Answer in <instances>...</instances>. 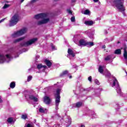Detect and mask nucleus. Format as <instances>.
Returning a JSON list of instances; mask_svg holds the SVG:
<instances>
[{
    "mask_svg": "<svg viewBox=\"0 0 127 127\" xmlns=\"http://www.w3.org/2000/svg\"><path fill=\"white\" fill-rule=\"evenodd\" d=\"M66 123L68 124V126H70L72 123V121H71V119H67V121H66Z\"/></svg>",
    "mask_w": 127,
    "mask_h": 127,
    "instance_id": "2f4dec72",
    "label": "nucleus"
},
{
    "mask_svg": "<svg viewBox=\"0 0 127 127\" xmlns=\"http://www.w3.org/2000/svg\"><path fill=\"white\" fill-rule=\"evenodd\" d=\"M19 20V16L18 14H15L10 20L9 26H13L18 22Z\"/></svg>",
    "mask_w": 127,
    "mask_h": 127,
    "instance_id": "39448f33",
    "label": "nucleus"
},
{
    "mask_svg": "<svg viewBox=\"0 0 127 127\" xmlns=\"http://www.w3.org/2000/svg\"><path fill=\"white\" fill-rule=\"evenodd\" d=\"M0 103H2V99H1V96H0Z\"/></svg>",
    "mask_w": 127,
    "mask_h": 127,
    "instance_id": "37998d69",
    "label": "nucleus"
},
{
    "mask_svg": "<svg viewBox=\"0 0 127 127\" xmlns=\"http://www.w3.org/2000/svg\"><path fill=\"white\" fill-rule=\"evenodd\" d=\"M81 127H85V125H81Z\"/></svg>",
    "mask_w": 127,
    "mask_h": 127,
    "instance_id": "8fccbe9b",
    "label": "nucleus"
},
{
    "mask_svg": "<svg viewBox=\"0 0 127 127\" xmlns=\"http://www.w3.org/2000/svg\"><path fill=\"white\" fill-rule=\"evenodd\" d=\"M68 74V71L65 70L64 71H63L62 73L60 74L61 77H63V76H65V75H67Z\"/></svg>",
    "mask_w": 127,
    "mask_h": 127,
    "instance_id": "bb28decb",
    "label": "nucleus"
},
{
    "mask_svg": "<svg viewBox=\"0 0 127 127\" xmlns=\"http://www.w3.org/2000/svg\"><path fill=\"white\" fill-rule=\"evenodd\" d=\"M51 102V99H50V97L45 96L44 97V103L46 104V105H49L50 104V102Z\"/></svg>",
    "mask_w": 127,
    "mask_h": 127,
    "instance_id": "f8f14e48",
    "label": "nucleus"
},
{
    "mask_svg": "<svg viewBox=\"0 0 127 127\" xmlns=\"http://www.w3.org/2000/svg\"><path fill=\"white\" fill-rule=\"evenodd\" d=\"M93 95L94 96H96V97H99L100 96V90L96 89L94 90V93H93Z\"/></svg>",
    "mask_w": 127,
    "mask_h": 127,
    "instance_id": "aec40b11",
    "label": "nucleus"
},
{
    "mask_svg": "<svg viewBox=\"0 0 127 127\" xmlns=\"http://www.w3.org/2000/svg\"><path fill=\"white\" fill-rule=\"evenodd\" d=\"M86 33H87L89 37H91V36H93L94 35V32H93V31H92L91 29H89L88 30L86 31Z\"/></svg>",
    "mask_w": 127,
    "mask_h": 127,
    "instance_id": "2eb2a0df",
    "label": "nucleus"
},
{
    "mask_svg": "<svg viewBox=\"0 0 127 127\" xmlns=\"http://www.w3.org/2000/svg\"><path fill=\"white\" fill-rule=\"evenodd\" d=\"M21 118L23 119V120H26L27 119V115L26 114H23L21 116Z\"/></svg>",
    "mask_w": 127,
    "mask_h": 127,
    "instance_id": "7c9ffc66",
    "label": "nucleus"
},
{
    "mask_svg": "<svg viewBox=\"0 0 127 127\" xmlns=\"http://www.w3.org/2000/svg\"><path fill=\"white\" fill-rule=\"evenodd\" d=\"M7 123H8L9 124H11V123H12V122H13V119H12V118L10 117L8 118V119L7 120Z\"/></svg>",
    "mask_w": 127,
    "mask_h": 127,
    "instance_id": "c85d7f7f",
    "label": "nucleus"
},
{
    "mask_svg": "<svg viewBox=\"0 0 127 127\" xmlns=\"http://www.w3.org/2000/svg\"><path fill=\"white\" fill-rule=\"evenodd\" d=\"M11 59H12V57H11L10 54H7L5 56L0 55V63H4V62L8 63L11 61Z\"/></svg>",
    "mask_w": 127,
    "mask_h": 127,
    "instance_id": "7ed1b4c3",
    "label": "nucleus"
},
{
    "mask_svg": "<svg viewBox=\"0 0 127 127\" xmlns=\"http://www.w3.org/2000/svg\"><path fill=\"white\" fill-rule=\"evenodd\" d=\"M55 1H58V0H54Z\"/></svg>",
    "mask_w": 127,
    "mask_h": 127,
    "instance_id": "5fc2aeb1",
    "label": "nucleus"
},
{
    "mask_svg": "<svg viewBox=\"0 0 127 127\" xmlns=\"http://www.w3.org/2000/svg\"><path fill=\"white\" fill-rule=\"evenodd\" d=\"M60 92H61V89H58L56 94H55L56 110H58V106H59V104L60 103Z\"/></svg>",
    "mask_w": 127,
    "mask_h": 127,
    "instance_id": "423d86ee",
    "label": "nucleus"
},
{
    "mask_svg": "<svg viewBox=\"0 0 127 127\" xmlns=\"http://www.w3.org/2000/svg\"><path fill=\"white\" fill-rule=\"evenodd\" d=\"M77 67L76 65H73V68H76Z\"/></svg>",
    "mask_w": 127,
    "mask_h": 127,
    "instance_id": "09e8293b",
    "label": "nucleus"
},
{
    "mask_svg": "<svg viewBox=\"0 0 127 127\" xmlns=\"http://www.w3.org/2000/svg\"><path fill=\"white\" fill-rule=\"evenodd\" d=\"M25 127H34V124L33 123H31V124H25Z\"/></svg>",
    "mask_w": 127,
    "mask_h": 127,
    "instance_id": "a878e982",
    "label": "nucleus"
},
{
    "mask_svg": "<svg viewBox=\"0 0 127 127\" xmlns=\"http://www.w3.org/2000/svg\"><path fill=\"white\" fill-rule=\"evenodd\" d=\"M34 121H35V123H36V120H35Z\"/></svg>",
    "mask_w": 127,
    "mask_h": 127,
    "instance_id": "6e6d98bb",
    "label": "nucleus"
},
{
    "mask_svg": "<svg viewBox=\"0 0 127 127\" xmlns=\"http://www.w3.org/2000/svg\"><path fill=\"white\" fill-rule=\"evenodd\" d=\"M36 41H37V38H35L30 40L27 42L21 44V46H25L26 47L29 45H31V44H33V43H34V42H36Z\"/></svg>",
    "mask_w": 127,
    "mask_h": 127,
    "instance_id": "1a4fd4ad",
    "label": "nucleus"
},
{
    "mask_svg": "<svg viewBox=\"0 0 127 127\" xmlns=\"http://www.w3.org/2000/svg\"><path fill=\"white\" fill-rule=\"evenodd\" d=\"M35 1H36V0H32L31 1V2H35Z\"/></svg>",
    "mask_w": 127,
    "mask_h": 127,
    "instance_id": "c03bdc74",
    "label": "nucleus"
},
{
    "mask_svg": "<svg viewBox=\"0 0 127 127\" xmlns=\"http://www.w3.org/2000/svg\"><path fill=\"white\" fill-rule=\"evenodd\" d=\"M71 21H72V22H74V21H75V17L74 16H72L71 18Z\"/></svg>",
    "mask_w": 127,
    "mask_h": 127,
    "instance_id": "e433bc0d",
    "label": "nucleus"
},
{
    "mask_svg": "<svg viewBox=\"0 0 127 127\" xmlns=\"http://www.w3.org/2000/svg\"><path fill=\"white\" fill-rule=\"evenodd\" d=\"M103 75L106 77H111V72L106 69L105 71L104 72Z\"/></svg>",
    "mask_w": 127,
    "mask_h": 127,
    "instance_id": "dca6fc26",
    "label": "nucleus"
},
{
    "mask_svg": "<svg viewBox=\"0 0 127 127\" xmlns=\"http://www.w3.org/2000/svg\"><path fill=\"white\" fill-rule=\"evenodd\" d=\"M88 81H89V82H92V76H89L88 78Z\"/></svg>",
    "mask_w": 127,
    "mask_h": 127,
    "instance_id": "58836bf2",
    "label": "nucleus"
},
{
    "mask_svg": "<svg viewBox=\"0 0 127 127\" xmlns=\"http://www.w3.org/2000/svg\"><path fill=\"white\" fill-rule=\"evenodd\" d=\"M84 23L86 25L91 26L94 24V22H93V21H85Z\"/></svg>",
    "mask_w": 127,
    "mask_h": 127,
    "instance_id": "6ab92c4d",
    "label": "nucleus"
},
{
    "mask_svg": "<svg viewBox=\"0 0 127 127\" xmlns=\"http://www.w3.org/2000/svg\"><path fill=\"white\" fill-rule=\"evenodd\" d=\"M94 42H86V46H87V47H92V46H94Z\"/></svg>",
    "mask_w": 127,
    "mask_h": 127,
    "instance_id": "4be33fe9",
    "label": "nucleus"
},
{
    "mask_svg": "<svg viewBox=\"0 0 127 127\" xmlns=\"http://www.w3.org/2000/svg\"><path fill=\"white\" fill-rule=\"evenodd\" d=\"M71 78H72V76L71 75L69 76V79H71Z\"/></svg>",
    "mask_w": 127,
    "mask_h": 127,
    "instance_id": "864d4df0",
    "label": "nucleus"
},
{
    "mask_svg": "<svg viewBox=\"0 0 127 127\" xmlns=\"http://www.w3.org/2000/svg\"><path fill=\"white\" fill-rule=\"evenodd\" d=\"M124 0H114L113 1V5L116 6L117 9H119L120 11H125L126 8L124 5Z\"/></svg>",
    "mask_w": 127,
    "mask_h": 127,
    "instance_id": "f03ea898",
    "label": "nucleus"
},
{
    "mask_svg": "<svg viewBox=\"0 0 127 127\" xmlns=\"http://www.w3.org/2000/svg\"><path fill=\"white\" fill-rule=\"evenodd\" d=\"M24 39V37H22L18 39L14 40V43H16L17 42H19V41H21V40H23Z\"/></svg>",
    "mask_w": 127,
    "mask_h": 127,
    "instance_id": "5701e85b",
    "label": "nucleus"
},
{
    "mask_svg": "<svg viewBox=\"0 0 127 127\" xmlns=\"http://www.w3.org/2000/svg\"><path fill=\"white\" fill-rule=\"evenodd\" d=\"M29 99H30V100H31V101H33V102H38V97L33 95H29Z\"/></svg>",
    "mask_w": 127,
    "mask_h": 127,
    "instance_id": "ddd939ff",
    "label": "nucleus"
},
{
    "mask_svg": "<svg viewBox=\"0 0 127 127\" xmlns=\"http://www.w3.org/2000/svg\"><path fill=\"white\" fill-rule=\"evenodd\" d=\"M44 62H45L46 65H47V66H48V67L49 68H50V67H51V66H52V61H50L49 60L46 59L44 61Z\"/></svg>",
    "mask_w": 127,
    "mask_h": 127,
    "instance_id": "4468645a",
    "label": "nucleus"
},
{
    "mask_svg": "<svg viewBox=\"0 0 127 127\" xmlns=\"http://www.w3.org/2000/svg\"><path fill=\"white\" fill-rule=\"evenodd\" d=\"M106 33H108V32H107V31H106Z\"/></svg>",
    "mask_w": 127,
    "mask_h": 127,
    "instance_id": "13d9d810",
    "label": "nucleus"
},
{
    "mask_svg": "<svg viewBox=\"0 0 127 127\" xmlns=\"http://www.w3.org/2000/svg\"><path fill=\"white\" fill-rule=\"evenodd\" d=\"M32 79V76H29L27 77V81L28 82H30V81H31V79Z\"/></svg>",
    "mask_w": 127,
    "mask_h": 127,
    "instance_id": "72a5a7b5",
    "label": "nucleus"
},
{
    "mask_svg": "<svg viewBox=\"0 0 127 127\" xmlns=\"http://www.w3.org/2000/svg\"><path fill=\"white\" fill-rule=\"evenodd\" d=\"M39 112L43 114L44 113H46V112H47V109L41 107L39 109Z\"/></svg>",
    "mask_w": 127,
    "mask_h": 127,
    "instance_id": "412c9836",
    "label": "nucleus"
},
{
    "mask_svg": "<svg viewBox=\"0 0 127 127\" xmlns=\"http://www.w3.org/2000/svg\"><path fill=\"white\" fill-rule=\"evenodd\" d=\"M94 82L95 84H97V85H100V82H99V80H98V79H95Z\"/></svg>",
    "mask_w": 127,
    "mask_h": 127,
    "instance_id": "c9c22d12",
    "label": "nucleus"
},
{
    "mask_svg": "<svg viewBox=\"0 0 127 127\" xmlns=\"http://www.w3.org/2000/svg\"><path fill=\"white\" fill-rule=\"evenodd\" d=\"M36 126H37V127H39V124H36Z\"/></svg>",
    "mask_w": 127,
    "mask_h": 127,
    "instance_id": "603ef678",
    "label": "nucleus"
},
{
    "mask_svg": "<svg viewBox=\"0 0 127 127\" xmlns=\"http://www.w3.org/2000/svg\"><path fill=\"white\" fill-rule=\"evenodd\" d=\"M88 114L90 115V116H91L94 118H97V115L95 114V112L92 110L88 111Z\"/></svg>",
    "mask_w": 127,
    "mask_h": 127,
    "instance_id": "f3484780",
    "label": "nucleus"
},
{
    "mask_svg": "<svg viewBox=\"0 0 127 127\" xmlns=\"http://www.w3.org/2000/svg\"><path fill=\"white\" fill-rule=\"evenodd\" d=\"M115 54H117V55L122 54V51L120 49L116 50L115 51Z\"/></svg>",
    "mask_w": 127,
    "mask_h": 127,
    "instance_id": "b1692460",
    "label": "nucleus"
},
{
    "mask_svg": "<svg viewBox=\"0 0 127 127\" xmlns=\"http://www.w3.org/2000/svg\"><path fill=\"white\" fill-rule=\"evenodd\" d=\"M67 53L68 54L67 55V58H69V59H71L70 56H71V57H75V54L71 49H68L67 51Z\"/></svg>",
    "mask_w": 127,
    "mask_h": 127,
    "instance_id": "9d476101",
    "label": "nucleus"
},
{
    "mask_svg": "<svg viewBox=\"0 0 127 127\" xmlns=\"http://www.w3.org/2000/svg\"><path fill=\"white\" fill-rule=\"evenodd\" d=\"M37 68L38 70H41V71H45V69L47 68L46 65H43L41 64H39L37 65Z\"/></svg>",
    "mask_w": 127,
    "mask_h": 127,
    "instance_id": "9b49d317",
    "label": "nucleus"
},
{
    "mask_svg": "<svg viewBox=\"0 0 127 127\" xmlns=\"http://www.w3.org/2000/svg\"><path fill=\"white\" fill-rule=\"evenodd\" d=\"M82 105V102H78L76 103V108H80V107H81Z\"/></svg>",
    "mask_w": 127,
    "mask_h": 127,
    "instance_id": "c756f323",
    "label": "nucleus"
},
{
    "mask_svg": "<svg viewBox=\"0 0 127 127\" xmlns=\"http://www.w3.org/2000/svg\"><path fill=\"white\" fill-rule=\"evenodd\" d=\"M112 87L115 88L120 96H122V90L121 89V87H120V84H119V81H118L117 78H114L113 84H112Z\"/></svg>",
    "mask_w": 127,
    "mask_h": 127,
    "instance_id": "20e7f679",
    "label": "nucleus"
},
{
    "mask_svg": "<svg viewBox=\"0 0 127 127\" xmlns=\"http://www.w3.org/2000/svg\"><path fill=\"white\" fill-rule=\"evenodd\" d=\"M90 13V11L89 10H85L84 12V14H89Z\"/></svg>",
    "mask_w": 127,
    "mask_h": 127,
    "instance_id": "f704fd0d",
    "label": "nucleus"
},
{
    "mask_svg": "<svg viewBox=\"0 0 127 127\" xmlns=\"http://www.w3.org/2000/svg\"><path fill=\"white\" fill-rule=\"evenodd\" d=\"M118 43H120V42H118Z\"/></svg>",
    "mask_w": 127,
    "mask_h": 127,
    "instance_id": "bf43d9fd",
    "label": "nucleus"
},
{
    "mask_svg": "<svg viewBox=\"0 0 127 127\" xmlns=\"http://www.w3.org/2000/svg\"><path fill=\"white\" fill-rule=\"evenodd\" d=\"M93 1H94V2H98V1H99V0H93Z\"/></svg>",
    "mask_w": 127,
    "mask_h": 127,
    "instance_id": "a18cd8bd",
    "label": "nucleus"
},
{
    "mask_svg": "<svg viewBox=\"0 0 127 127\" xmlns=\"http://www.w3.org/2000/svg\"><path fill=\"white\" fill-rule=\"evenodd\" d=\"M67 11L68 13H69V14H71L72 15V11H71V10L70 9H67Z\"/></svg>",
    "mask_w": 127,
    "mask_h": 127,
    "instance_id": "4c0bfd02",
    "label": "nucleus"
},
{
    "mask_svg": "<svg viewBox=\"0 0 127 127\" xmlns=\"http://www.w3.org/2000/svg\"><path fill=\"white\" fill-rule=\"evenodd\" d=\"M76 37L77 36H74L73 38V41L74 43H75V44H77L78 45H79V46H86L87 42H86L84 40H80L78 42L75 39Z\"/></svg>",
    "mask_w": 127,
    "mask_h": 127,
    "instance_id": "6e6552de",
    "label": "nucleus"
},
{
    "mask_svg": "<svg viewBox=\"0 0 127 127\" xmlns=\"http://www.w3.org/2000/svg\"><path fill=\"white\" fill-rule=\"evenodd\" d=\"M4 20H5V18L2 19L0 20V23H1V22L4 21Z\"/></svg>",
    "mask_w": 127,
    "mask_h": 127,
    "instance_id": "a19ab883",
    "label": "nucleus"
},
{
    "mask_svg": "<svg viewBox=\"0 0 127 127\" xmlns=\"http://www.w3.org/2000/svg\"><path fill=\"white\" fill-rule=\"evenodd\" d=\"M112 59V55H109L105 58V61H109Z\"/></svg>",
    "mask_w": 127,
    "mask_h": 127,
    "instance_id": "cd10ccee",
    "label": "nucleus"
},
{
    "mask_svg": "<svg viewBox=\"0 0 127 127\" xmlns=\"http://www.w3.org/2000/svg\"><path fill=\"white\" fill-rule=\"evenodd\" d=\"M27 31V28H24L20 31H17V32H14L12 34V37H18V36H21V35L24 34Z\"/></svg>",
    "mask_w": 127,
    "mask_h": 127,
    "instance_id": "0eeeda50",
    "label": "nucleus"
},
{
    "mask_svg": "<svg viewBox=\"0 0 127 127\" xmlns=\"http://www.w3.org/2000/svg\"><path fill=\"white\" fill-rule=\"evenodd\" d=\"M23 1H24V0H21V2H23Z\"/></svg>",
    "mask_w": 127,
    "mask_h": 127,
    "instance_id": "3c124183",
    "label": "nucleus"
},
{
    "mask_svg": "<svg viewBox=\"0 0 127 127\" xmlns=\"http://www.w3.org/2000/svg\"><path fill=\"white\" fill-rule=\"evenodd\" d=\"M9 7V5L7 4H5L3 6L2 8H3V9H5V8H7V7Z\"/></svg>",
    "mask_w": 127,
    "mask_h": 127,
    "instance_id": "473e14b6",
    "label": "nucleus"
},
{
    "mask_svg": "<svg viewBox=\"0 0 127 127\" xmlns=\"http://www.w3.org/2000/svg\"><path fill=\"white\" fill-rule=\"evenodd\" d=\"M35 18L36 19H40L42 20H39L37 21V24L38 25H42V24H46L49 22L50 19L47 17V14L44 13H42L38 14L35 15Z\"/></svg>",
    "mask_w": 127,
    "mask_h": 127,
    "instance_id": "f257e3e1",
    "label": "nucleus"
},
{
    "mask_svg": "<svg viewBox=\"0 0 127 127\" xmlns=\"http://www.w3.org/2000/svg\"><path fill=\"white\" fill-rule=\"evenodd\" d=\"M39 56H36V61H37V60H38V59H39Z\"/></svg>",
    "mask_w": 127,
    "mask_h": 127,
    "instance_id": "79ce46f5",
    "label": "nucleus"
},
{
    "mask_svg": "<svg viewBox=\"0 0 127 127\" xmlns=\"http://www.w3.org/2000/svg\"><path fill=\"white\" fill-rule=\"evenodd\" d=\"M98 71L99 73H101V74H103V75H104V67L102 65H99Z\"/></svg>",
    "mask_w": 127,
    "mask_h": 127,
    "instance_id": "a211bd4d",
    "label": "nucleus"
},
{
    "mask_svg": "<svg viewBox=\"0 0 127 127\" xmlns=\"http://www.w3.org/2000/svg\"><path fill=\"white\" fill-rule=\"evenodd\" d=\"M116 106H119V104H116Z\"/></svg>",
    "mask_w": 127,
    "mask_h": 127,
    "instance_id": "4d7b16f0",
    "label": "nucleus"
},
{
    "mask_svg": "<svg viewBox=\"0 0 127 127\" xmlns=\"http://www.w3.org/2000/svg\"><path fill=\"white\" fill-rule=\"evenodd\" d=\"M102 48H103V49H105V48H106V46H103L102 47Z\"/></svg>",
    "mask_w": 127,
    "mask_h": 127,
    "instance_id": "de8ad7c7",
    "label": "nucleus"
},
{
    "mask_svg": "<svg viewBox=\"0 0 127 127\" xmlns=\"http://www.w3.org/2000/svg\"><path fill=\"white\" fill-rule=\"evenodd\" d=\"M76 1V0H71V2H75Z\"/></svg>",
    "mask_w": 127,
    "mask_h": 127,
    "instance_id": "49530a36",
    "label": "nucleus"
},
{
    "mask_svg": "<svg viewBox=\"0 0 127 127\" xmlns=\"http://www.w3.org/2000/svg\"><path fill=\"white\" fill-rule=\"evenodd\" d=\"M52 48L53 50H56V49H57L56 48L55 46H54V45H52Z\"/></svg>",
    "mask_w": 127,
    "mask_h": 127,
    "instance_id": "ea45409f",
    "label": "nucleus"
},
{
    "mask_svg": "<svg viewBox=\"0 0 127 127\" xmlns=\"http://www.w3.org/2000/svg\"><path fill=\"white\" fill-rule=\"evenodd\" d=\"M15 87V82H12L10 84V88L11 89H13Z\"/></svg>",
    "mask_w": 127,
    "mask_h": 127,
    "instance_id": "393cba45",
    "label": "nucleus"
}]
</instances>
